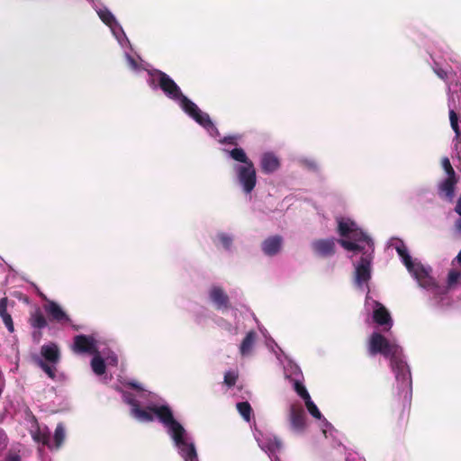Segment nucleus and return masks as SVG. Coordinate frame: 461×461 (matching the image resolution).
I'll return each instance as SVG.
<instances>
[{
    "mask_svg": "<svg viewBox=\"0 0 461 461\" xmlns=\"http://www.w3.org/2000/svg\"><path fill=\"white\" fill-rule=\"evenodd\" d=\"M151 76L156 77L158 85L164 94L173 100L179 101L181 108L198 124L206 129L211 134L218 132V129L212 122L209 114L202 112L194 102L184 95L180 87L167 74L156 69L151 73Z\"/></svg>",
    "mask_w": 461,
    "mask_h": 461,
    "instance_id": "nucleus-1",
    "label": "nucleus"
},
{
    "mask_svg": "<svg viewBox=\"0 0 461 461\" xmlns=\"http://www.w3.org/2000/svg\"><path fill=\"white\" fill-rule=\"evenodd\" d=\"M158 419L168 428L176 447L185 461H198L194 444L188 442L184 427L174 419L173 412L167 405L154 409Z\"/></svg>",
    "mask_w": 461,
    "mask_h": 461,
    "instance_id": "nucleus-2",
    "label": "nucleus"
},
{
    "mask_svg": "<svg viewBox=\"0 0 461 461\" xmlns=\"http://www.w3.org/2000/svg\"><path fill=\"white\" fill-rule=\"evenodd\" d=\"M41 355L44 358L38 360L39 366L51 378H56V365L60 360V351L55 343L45 344L41 348Z\"/></svg>",
    "mask_w": 461,
    "mask_h": 461,
    "instance_id": "nucleus-3",
    "label": "nucleus"
},
{
    "mask_svg": "<svg viewBox=\"0 0 461 461\" xmlns=\"http://www.w3.org/2000/svg\"><path fill=\"white\" fill-rule=\"evenodd\" d=\"M400 346L391 343L384 335L379 332H373L368 339L367 352L370 357L381 354L386 358L395 354Z\"/></svg>",
    "mask_w": 461,
    "mask_h": 461,
    "instance_id": "nucleus-4",
    "label": "nucleus"
},
{
    "mask_svg": "<svg viewBox=\"0 0 461 461\" xmlns=\"http://www.w3.org/2000/svg\"><path fill=\"white\" fill-rule=\"evenodd\" d=\"M373 261V252L364 251L360 257L359 262L355 267L354 280L357 287L366 285L368 288V282L371 279V265Z\"/></svg>",
    "mask_w": 461,
    "mask_h": 461,
    "instance_id": "nucleus-5",
    "label": "nucleus"
},
{
    "mask_svg": "<svg viewBox=\"0 0 461 461\" xmlns=\"http://www.w3.org/2000/svg\"><path fill=\"white\" fill-rule=\"evenodd\" d=\"M390 364L393 371L395 373V377L398 382L405 387H411V372L405 361L402 359V349L401 347L397 348L395 354L391 355L389 357Z\"/></svg>",
    "mask_w": 461,
    "mask_h": 461,
    "instance_id": "nucleus-6",
    "label": "nucleus"
},
{
    "mask_svg": "<svg viewBox=\"0 0 461 461\" xmlns=\"http://www.w3.org/2000/svg\"><path fill=\"white\" fill-rule=\"evenodd\" d=\"M235 172L243 192L250 194L257 185V172L254 163L249 161L248 165L236 166Z\"/></svg>",
    "mask_w": 461,
    "mask_h": 461,
    "instance_id": "nucleus-7",
    "label": "nucleus"
},
{
    "mask_svg": "<svg viewBox=\"0 0 461 461\" xmlns=\"http://www.w3.org/2000/svg\"><path fill=\"white\" fill-rule=\"evenodd\" d=\"M28 323L33 330L32 332L33 342L39 343L42 338V330L48 326V320L40 308L30 313Z\"/></svg>",
    "mask_w": 461,
    "mask_h": 461,
    "instance_id": "nucleus-8",
    "label": "nucleus"
},
{
    "mask_svg": "<svg viewBox=\"0 0 461 461\" xmlns=\"http://www.w3.org/2000/svg\"><path fill=\"white\" fill-rule=\"evenodd\" d=\"M45 312L48 314L50 321L59 324H70L71 319L66 312L54 301L48 300L43 305Z\"/></svg>",
    "mask_w": 461,
    "mask_h": 461,
    "instance_id": "nucleus-9",
    "label": "nucleus"
},
{
    "mask_svg": "<svg viewBox=\"0 0 461 461\" xmlns=\"http://www.w3.org/2000/svg\"><path fill=\"white\" fill-rule=\"evenodd\" d=\"M336 242L334 238L320 239L312 242V249L313 253L321 258H329L336 252Z\"/></svg>",
    "mask_w": 461,
    "mask_h": 461,
    "instance_id": "nucleus-10",
    "label": "nucleus"
},
{
    "mask_svg": "<svg viewBox=\"0 0 461 461\" xmlns=\"http://www.w3.org/2000/svg\"><path fill=\"white\" fill-rule=\"evenodd\" d=\"M210 300L214 303L217 310H229L231 307L230 297L221 286L213 285L209 291Z\"/></svg>",
    "mask_w": 461,
    "mask_h": 461,
    "instance_id": "nucleus-11",
    "label": "nucleus"
},
{
    "mask_svg": "<svg viewBox=\"0 0 461 461\" xmlns=\"http://www.w3.org/2000/svg\"><path fill=\"white\" fill-rule=\"evenodd\" d=\"M73 349L80 354H94L97 352L95 339L86 335H77L74 338Z\"/></svg>",
    "mask_w": 461,
    "mask_h": 461,
    "instance_id": "nucleus-12",
    "label": "nucleus"
},
{
    "mask_svg": "<svg viewBox=\"0 0 461 461\" xmlns=\"http://www.w3.org/2000/svg\"><path fill=\"white\" fill-rule=\"evenodd\" d=\"M289 420L292 429L297 432H303L305 429V412L301 405H292L290 408Z\"/></svg>",
    "mask_w": 461,
    "mask_h": 461,
    "instance_id": "nucleus-13",
    "label": "nucleus"
},
{
    "mask_svg": "<svg viewBox=\"0 0 461 461\" xmlns=\"http://www.w3.org/2000/svg\"><path fill=\"white\" fill-rule=\"evenodd\" d=\"M375 305L377 308L374 310L373 320L376 324L384 326V330L387 331L393 326L392 317L388 310L383 304L375 302Z\"/></svg>",
    "mask_w": 461,
    "mask_h": 461,
    "instance_id": "nucleus-14",
    "label": "nucleus"
},
{
    "mask_svg": "<svg viewBox=\"0 0 461 461\" xmlns=\"http://www.w3.org/2000/svg\"><path fill=\"white\" fill-rule=\"evenodd\" d=\"M279 158L272 152H265L260 158V169L264 174H272L280 167Z\"/></svg>",
    "mask_w": 461,
    "mask_h": 461,
    "instance_id": "nucleus-15",
    "label": "nucleus"
},
{
    "mask_svg": "<svg viewBox=\"0 0 461 461\" xmlns=\"http://www.w3.org/2000/svg\"><path fill=\"white\" fill-rule=\"evenodd\" d=\"M457 183L456 176H447L438 185V194L448 202H452L455 197V188Z\"/></svg>",
    "mask_w": 461,
    "mask_h": 461,
    "instance_id": "nucleus-16",
    "label": "nucleus"
},
{
    "mask_svg": "<svg viewBox=\"0 0 461 461\" xmlns=\"http://www.w3.org/2000/svg\"><path fill=\"white\" fill-rule=\"evenodd\" d=\"M282 238L280 236H273L267 239L262 243V250L267 256H274L281 249Z\"/></svg>",
    "mask_w": 461,
    "mask_h": 461,
    "instance_id": "nucleus-17",
    "label": "nucleus"
},
{
    "mask_svg": "<svg viewBox=\"0 0 461 461\" xmlns=\"http://www.w3.org/2000/svg\"><path fill=\"white\" fill-rule=\"evenodd\" d=\"M160 406H148L146 409H141L140 405L138 407L131 409V413L134 417L139 419L141 421H153L154 415L157 416L154 409L160 408Z\"/></svg>",
    "mask_w": 461,
    "mask_h": 461,
    "instance_id": "nucleus-18",
    "label": "nucleus"
},
{
    "mask_svg": "<svg viewBox=\"0 0 461 461\" xmlns=\"http://www.w3.org/2000/svg\"><path fill=\"white\" fill-rule=\"evenodd\" d=\"M8 298L0 299V318L10 333L14 331V326L12 316L7 312Z\"/></svg>",
    "mask_w": 461,
    "mask_h": 461,
    "instance_id": "nucleus-19",
    "label": "nucleus"
},
{
    "mask_svg": "<svg viewBox=\"0 0 461 461\" xmlns=\"http://www.w3.org/2000/svg\"><path fill=\"white\" fill-rule=\"evenodd\" d=\"M256 339L257 333L254 330H250L247 333L240 346V352L242 357L251 354Z\"/></svg>",
    "mask_w": 461,
    "mask_h": 461,
    "instance_id": "nucleus-20",
    "label": "nucleus"
},
{
    "mask_svg": "<svg viewBox=\"0 0 461 461\" xmlns=\"http://www.w3.org/2000/svg\"><path fill=\"white\" fill-rule=\"evenodd\" d=\"M348 238L351 239L356 243L362 241L366 242L368 247L366 250L374 252L373 242L371 239L361 230H358L357 227L354 229V230L352 231Z\"/></svg>",
    "mask_w": 461,
    "mask_h": 461,
    "instance_id": "nucleus-21",
    "label": "nucleus"
},
{
    "mask_svg": "<svg viewBox=\"0 0 461 461\" xmlns=\"http://www.w3.org/2000/svg\"><path fill=\"white\" fill-rule=\"evenodd\" d=\"M356 227V223L348 219L338 221V232L341 237L348 238Z\"/></svg>",
    "mask_w": 461,
    "mask_h": 461,
    "instance_id": "nucleus-22",
    "label": "nucleus"
},
{
    "mask_svg": "<svg viewBox=\"0 0 461 461\" xmlns=\"http://www.w3.org/2000/svg\"><path fill=\"white\" fill-rule=\"evenodd\" d=\"M230 156L232 159L242 163V165H248L251 161L246 152L241 148H235L230 151Z\"/></svg>",
    "mask_w": 461,
    "mask_h": 461,
    "instance_id": "nucleus-23",
    "label": "nucleus"
},
{
    "mask_svg": "<svg viewBox=\"0 0 461 461\" xmlns=\"http://www.w3.org/2000/svg\"><path fill=\"white\" fill-rule=\"evenodd\" d=\"M91 366H92L93 371L98 375H102L105 373V370H106L105 363L100 356H95L92 358Z\"/></svg>",
    "mask_w": 461,
    "mask_h": 461,
    "instance_id": "nucleus-24",
    "label": "nucleus"
},
{
    "mask_svg": "<svg viewBox=\"0 0 461 461\" xmlns=\"http://www.w3.org/2000/svg\"><path fill=\"white\" fill-rule=\"evenodd\" d=\"M237 410L239 413L246 421H249L252 415V408L248 402H240L237 403Z\"/></svg>",
    "mask_w": 461,
    "mask_h": 461,
    "instance_id": "nucleus-25",
    "label": "nucleus"
},
{
    "mask_svg": "<svg viewBox=\"0 0 461 461\" xmlns=\"http://www.w3.org/2000/svg\"><path fill=\"white\" fill-rule=\"evenodd\" d=\"M338 242L348 251L361 252L362 254L364 251H367L365 247L353 240H339Z\"/></svg>",
    "mask_w": 461,
    "mask_h": 461,
    "instance_id": "nucleus-26",
    "label": "nucleus"
},
{
    "mask_svg": "<svg viewBox=\"0 0 461 461\" xmlns=\"http://www.w3.org/2000/svg\"><path fill=\"white\" fill-rule=\"evenodd\" d=\"M65 440V429L62 424H58L54 433V447L59 449Z\"/></svg>",
    "mask_w": 461,
    "mask_h": 461,
    "instance_id": "nucleus-27",
    "label": "nucleus"
},
{
    "mask_svg": "<svg viewBox=\"0 0 461 461\" xmlns=\"http://www.w3.org/2000/svg\"><path fill=\"white\" fill-rule=\"evenodd\" d=\"M98 15L102 22L110 27L116 23L115 17L108 9L99 10Z\"/></svg>",
    "mask_w": 461,
    "mask_h": 461,
    "instance_id": "nucleus-28",
    "label": "nucleus"
},
{
    "mask_svg": "<svg viewBox=\"0 0 461 461\" xmlns=\"http://www.w3.org/2000/svg\"><path fill=\"white\" fill-rule=\"evenodd\" d=\"M409 271L414 275L420 283H422L429 276L428 272L420 264H414V267Z\"/></svg>",
    "mask_w": 461,
    "mask_h": 461,
    "instance_id": "nucleus-29",
    "label": "nucleus"
},
{
    "mask_svg": "<svg viewBox=\"0 0 461 461\" xmlns=\"http://www.w3.org/2000/svg\"><path fill=\"white\" fill-rule=\"evenodd\" d=\"M32 438L33 439L36 441V442H41L42 443L43 445H46L48 446L49 447H51V446L50 445V434L48 432H45V431H41V429H38L33 435H32Z\"/></svg>",
    "mask_w": 461,
    "mask_h": 461,
    "instance_id": "nucleus-30",
    "label": "nucleus"
},
{
    "mask_svg": "<svg viewBox=\"0 0 461 461\" xmlns=\"http://www.w3.org/2000/svg\"><path fill=\"white\" fill-rule=\"evenodd\" d=\"M238 377H239V375H238V373L236 371H232V370L228 371L224 375V381H223V383L228 387H232V386H234L236 384Z\"/></svg>",
    "mask_w": 461,
    "mask_h": 461,
    "instance_id": "nucleus-31",
    "label": "nucleus"
},
{
    "mask_svg": "<svg viewBox=\"0 0 461 461\" xmlns=\"http://www.w3.org/2000/svg\"><path fill=\"white\" fill-rule=\"evenodd\" d=\"M304 402L310 414L314 418L320 420L321 418V413L319 411L318 407L315 405V403L312 401L311 397L308 400L304 401Z\"/></svg>",
    "mask_w": 461,
    "mask_h": 461,
    "instance_id": "nucleus-32",
    "label": "nucleus"
},
{
    "mask_svg": "<svg viewBox=\"0 0 461 461\" xmlns=\"http://www.w3.org/2000/svg\"><path fill=\"white\" fill-rule=\"evenodd\" d=\"M461 280V272L457 270H450L447 276V285L449 287L456 285Z\"/></svg>",
    "mask_w": 461,
    "mask_h": 461,
    "instance_id": "nucleus-33",
    "label": "nucleus"
},
{
    "mask_svg": "<svg viewBox=\"0 0 461 461\" xmlns=\"http://www.w3.org/2000/svg\"><path fill=\"white\" fill-rule=\"evenodd\" d=\"M449 120H450L451 128L453 129V131H455L456 136H459L460 130H459V125H458V116L454 110L449 111Z\"/></svg>",
    "mask_w": 461,
    "mask_h": 461,
    "instance_id": "nucleus-34",
    "label": "nucleus"
},
{
    "mask_svg": "<svg viewBox=\"0 0 461 461\" xmlns=\"http://www.w3.org/2000/svg\"><path fill=\"white\" fill-rule=\"evenodd\" d=\"M294 390L303 401H306L311 397L305 386L298 381L294 383Z\"/></svg>",
    "mask_w": 461,
    "mask_h": 461,
    "instance_id": "nucleus-35",
    "label": "nucleus"
},
{
    "mask_svg": "<svg viewBox=\"0 0 461 461\" xmlns=\"http://www.w3.org/2000/svg\"><path fill=\"white\" fill-rule=\"evenodd\" d=\"M442 167L446 171L447 176H456V172L447 158L442 159Z\"/></svg>",
    "mask_w": 461,
    "mask_h": 461,
    "instance_id": "nucleus-36",
    "label": "nucleus"
},
{
    "mask_svg": "<svg viewBox=\"0 0 461 461\" xmlns=\"http://www.w3.org/2000/svg\"><path fill=\"white\" fill-rule=\"evenodd\" d=\"M218 238L225 249H230L232 244V239L225 233H220Z\"/></svg>",
    "mask_w": 461,
    "mask_h": 461,
    "instance_id": "nucleus-37",
    "label": "nucleus"
},
{
    "mask_svg": "<svg viewBox=\"0 0 461 461\" xmlns=\"http://www.w3.org/2000/svg\"><path fill=\"white\" fill-rule=\"evenodd\" d=\"M123 400L126 403L131 405L132 408L138 407L139 402L131 393H124Z\"/></svg>",
    "mask_w": 461,
    "mask_h": 461,
    "instance_id": "nucleus-38",
    "label": "nucleus"
},
{
    "mask_svg": "<svg viewBox=\"0 0 461 461\" xmlns=\"http://www.w3.org/2000/svg\"><path fill=\"white\" fill-rule=\"evenodd\" d=\"M402 259L408 270H411L414 267V263L412 262L411 257L409 253L404 255Z\"/></svg>",
    "mask_w": 461,
    "mask_h": 461,
    "instance_id": "nucleus-39",
    "label": "nucleus"
},
{
    "mask_svg": "<svg viewBox=\"0 0 461 461\" xmlns=\"http://www.w3.org/2000/svg\"><path fill=\"white\" fill-rule=\"evenodd\" d=\"M5 461H22V457L15 452H8L5 457Z\"/></svg>",
    "mask_w": 461,
    "mask_h": 461,
    "instance_id": "nucleus-40",
    "label": "nucleus"
},
{
    "mask_svg": "<svg viewBox=\"0 0 461 461\" xmlns=\"http://www.w3.org/2000/svg\"><path fill=\"white\" fill-rule=\"evenodd\" d=\"M396 251L401 258L409 253L406 246L403 243L396 247Z\"/></svg>",
    "mask_w": 461,
    "mask_h": 461,
    "instance_id": "nucleus-41",
    "label": "nucleus"
},
{
    "mask_svg": "<svg viewBox=\"0 0 461 461\" xmlns=\"http://www.w3.org/2000/svg\"><path fill=\"white\" fill-rule=\"evenodd\" d=\"M221 143L223 144H231V145H236V137L234 136H227V137H224L221 140Z\"/></svg>",
    "mask_w": 461,
    "mask_h": 461,
    "instance_id": "nucleus-42",
    "label": "nucleus"
},
{
    "mask_svg": "<svg viewBox=\"0 0 461 461\" xmlns=\"http://www.w3.org/2000/svg\"><path fill=\"white\" fill-rule=\"evenodd\" d=\"M127 62L129 64V66L133 68V69H136L138 68V62L136 61V59L134 58H132L131 56L130 55H127Z\"/></svg>",
    "mask_w": 461,
    "mask_h": 461,
    "instance_id": "nucleus-43",
    "label": "nucleus"
},
{
    "mask_svg": "<svg viewBox=\"0 0 461 461\" xmlns=\"http://www.w3.org/2000/svg\"><path fill=\"white\" fill-rule=\"evenodd\" d=\"M305 165L311 168V169H313V170H316L318 168V165L315 161H310V160H306L305 161Z\"/></svg>",
    "mask_w": 461,
    "mask_h": 461,
    "instance_id": "nucleus-44",
    "label": "nucleus"
},
{
    "mask_svg": "<svg viewBox=\"0 0 461 461\" xmlns=\"http://www.w3.org/2000/svg\"><path fill=\"white\" fill-rule=\"evenodd\" d=\"M455 212L461 216V195L459 196V198L457 199V202H456V207H455Z\"/></svg>",
    "mask_w": 461,
    "mask_h": 461,
    "instance_id": "nucleus-45",
    "label": "nucleus"
},
{
    "mask_svg": "<svg viewBox=\"0 0 461 461\" xmlns=\"http://www.w3.org/2000/svg\"><path fill=\"white\" fill-rule=\"evenodd\" d=\"M455 227H456V230L461 233V217L459 219H457L455 222Z\"/></svg>",
    "mask_w": 461,
    "mask_h": 461,
    "instance_id": "nucleus-46",
    "label": "nucleus"
},
{
    "mask_svg": "<svg viewBox=\"0 0 461 461\" xmlns=\"http://www.w3.org/2000/svg\"><path fill=\"white\" fill-rule=\"evenodd\" d=\"M404 413H405V408L403 407L402 409H401L399 411V414H398L399 420H402L403 419Z\"/></svg>",
    "mask_w": 461,
    "mask_h": 461,
    "instance_id": "nucleus-47",
    "label": "nucleus"
},
{
    "mask_svg": "<svg viewBox=\"0 0 461 461\" xmlns=\"http://www.w3.org/2000/svg\"><path fill=\"white\" fill-rule=\"evenodd\" d=\"M456 260L458 263V265L461 267V250L459 251V253L456 257Z\"/></svg>",
    "mask_w": 461,
    "mask_h": 461,
    "instance_id": "nucleus-48",
    "label": "nucleus"
},
{
    "mask_svg": "<svg viewBox=\"0 0 461 461\" xmlns=\"http://www.w3.org/2000/svg\"><path fill=\"white\" fill-rule=\"evenodd\" d=\"M130 386L133 389H140V387L136 383H130Z\"/></svg>",
    "mask_w": 461,
    "mask_h": 461,
    "instance_id": "nucleus-49",
    "label": "nucleus"
}]
</instances>
